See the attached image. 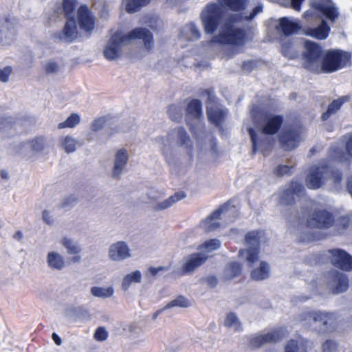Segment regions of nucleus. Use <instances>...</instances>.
Listing matches in <instances>:
<instances>
[{
  "mask_svg": "<svg viewBox=\"0 0 352 352\" xmlns=\"http://www.w3.org/2000/svg\"><path fill=\"white\" fill-rule=\"evenodd\" d=\"M303 52L302 66L315 74L331 73L344 67L350 59V55L339 50L324 52L316 43L306 41Z\"/></svg>",
  "mask_w": 352,
  "mask_h": 352,
  "instance_id": "f257e3e1",
  "label": "nucleus"
},
{
  "mask_svg": "<svg viewBox=\"0 0 352 352\" xmlns=\"http://www.w3.org/2000/svg\"><path fill=\"white\" fill-rule=\"evenodd\" d=\"M262 11V7H255L248 16H243L241 14L230 16L227 21L220 27L218 33L214 35L208 42V47L214 51H221L227 47H239L243 45L248 41V35L245 30L236 25L244 18L252 20Z\"/></svg>",
  "mask_w": 352,
  "mask_h": 352,
  "instance_id": "f03ea898",
  "label": "nucleus"
},
{
  "mask_svg": "<svg viewBox=\"0 0 352 352\" xmlns=\"http://www.w3.org/2000/svg\"><path fill=\"white\" fill-rule=\"evenodd\" d=\"M137 39L142 40L148 51L153 48L154 41L151 32L146 28H137L127 34L116 32L112 34L103 49L104 58L108 60L120 58L124 54L126 47Z\"/></svg>",
  "mask_w": 352,
  "mask_h": 352,
  "instance_id": "7ed1b4c3",
  "label": "nucleus"
},
{
  "mask_svg": "<svg viewBox=\"0 0 352 352\" xmlns=\"http://www.w3.org/2000/svg\"><path fill=\"white\" fill-rule=\"evenodd\" d=\"M250 113L252 121L256 124L254 128L248 129L254 151L267 140L266 135H274L278 131L283 120L282 116L267 113L258 107H253Z\"/></svg>",
  "mask_w": 352,
  "mask_h": 352,
  "instance_id": "20e7f679",
  "label": "nucleus"
},
{
  "mask_svg": "<svg viewBox=\"0 0 352 352\" xmlns=\"http://www.w3.org/2000/svg\"><path fill=\"white\" fill-rule=\"evenodd\" d=\"M311 8L304 14V18L307 20L318 19L320 24L316 28H309L306 34L316 38L325 39L329 32V27L324 20L326 17L333 22L339 15V13L331 0H310Z\"/></svg>",
  "mask_w": 352,
  "mask_h": 352,
  "instance_id": "39448f33",
  "label": "nucleus"
},
{
  "mask_svg": "<svg viewBox=\"0 0 352 352\" xmlns=\"http://www.w3.org/2000/svg\"><path fill=\"white\" fill-rule=\"evenodd\" d=\"M157 142L166 160H171L183 154L191 155L192 142L182 128L172 130L166 136L159 138Z\"/></svg>",
  "mask_w": 352,
  "mask_h": 352,
  "instance_id": "423d86ee",
  "label": "nucleus"
},
{
  "mask_svg": "<svg viewBox=\"0 0 352 352\" xmlns=\"http://www.w3.org/2000/svg\"><path fill=\"white\" fill-rule=\"evenodd\" d=\"M327 178L332 179L336 186L342 180L341 174L340 173H331L326 164L313 166L310 168L306 177V185L309 188L318 189L324 184Z\"/></svg>",
  "mask_w": 352,
  "mask_h": 352,
  "instance_id": "0eeeda50",
  "label": "nucleus"
},
{
  "mask_svg": "<svg viewBox=\"0 0 352 352\" xmlns=\"http://www.w3.org/2000/svg\"><path fill=\"white\" fill-rule=\"evenodd\" d=\"M262 231H251L245 235V241L247 248L242 249L239 252V256L250 265L258 261L259 243L263 237Z\"/></svg>",
  "mask_w": 352,
  "mask_h": 352,
  "instance_id": "6e6552de",
  "label": "nucleus"
},
{
  "mask_svg": "<svg viewBox=\"0 0 352 352\" xmlns=\"http://www.w3.org/2000/svg\"><path fill=\"white\" fill-rule=\"evenodd\" d=\"M201 20L206 34H212L217 29L222 17L221 6L219 3L208 4L201 14Z\"/></svg>",
  "mask_w": 352,
  "mask_h": 352,
  "instance_id": "1a4fd4ad",
  "label": "nucleus"
},
{
  "mask_svg": "<svg viewBox=\"0 0 352 352\" xmlns=\"http://www.w3.org/2000/svg\"><path fill=\"white\" fill-rule=\"evenodd\" d=\"M301 321L305 325L314 328L319 327L320 332L329 331L333 324V316L331 314H323L320 311H305L300 315Z\"/></svg>",
  "mask_w": 352,
  "mask_h": 352,
  "instance_id": "9d476101",
  "label": "nucleus"
},
{
  "mask_svg": "<svg viewBox=\"0 0 352 352\" xmlns=\"http://www.w3.org/2000/svg\"><path fill=\"white\" fill-rule=\"evenodd\" d=\"M305 129L301 126H294L285 129L280 135L282 148L286 151L295 148L302 140Z\"/></svg>",
  "mask_w": 352,
  "mask_h": 352,
  "instance_id": "9b49d317",
  "label": "nucleus"
},
{
  "mask_svg": "<svg viewBox=\"0 0 352 352\" xmlns=\"http://www.w3.org/2000/svg\"><path fill=\"white\" fill-rule=\"evenodd\" d=\"M17 20L14 18H5L0 21V43L2 45H11L16 35Z\"/></svg>",
  "mask_w": 352,
  "mask_h": 352,
  "instance_id": "f8f14e48",
  "label": "nucleus"
},
{
  "mask_svg": "<svg viewBox=\"0 0 352 352\" xmlns=\"http://www.w3.org/2000/svg\"><path fill=\"white\" fill-rule=\"evenodd\" d=\"M303 186L296 182H292L289 186L279 194L278 202L283 206L292 205L296 199L304 194Z\"/></svg>",
  "mask_w": 352,
  "mask_h": 352,
  "instance_id": "ddd939ff",
  "label": "nucleus"
},
{
  "mask_svg": "<svg viewBox=\"0 0 352 352\" xmlns=\"http://www.w3.org/2000/svg\"><path fill=\"white\" fill-rule=\"evenodd\" d=\"M107 256L112 262H121L131 257L128 244L122 241L115 242L108 248Z\"/></svg>",
  "mask_w": 352,
  "mask_h": 352,
  "instance_id": "4468645a",
  "label": "nucleus"
},
{
  "mask_svg": "<svg viewBox=\"0 0 352 352\" xmlns=\"http://www.w3.org/2000/svg\"><path fill=\"white\" fill-rule=\"evenodd\" d=\"M208 258V255L203 253H193L186 256L182 261V274L192 273L197 268L203 265Z\"/></svg>",
  "mask_w": 352,
  "mask_h": 352,
  "instance_id": "2eb2a0df",
  "label": "nucleus"
},
{
  "mask_svg": "<svg viewBox=\"0 0 352 352\" xmlns=\"http://www.w3.org/2000/svg\"><path fill=\"white\" fill-rule=\"evenodd\" d=\"M129 158L128 151L122 148L115 152L111 176L118 179L124 171Z\"/></svg>",
  "mask_w": 352,
  "mask_h": 352,
  "instance_id": "dca6fc26",
  "label": "nucleus"
},
{
  "mask_svg": "<svg viewBox=\"0 0 352 352\" xmlns=\"http://www.w3.org/2000/svg\"><path fill=\"white\" fill-rule=\"evenodd\" d=\"M329 253L333 265L346 271L352 270V257L345 251L336 249L329 250Z\"/></svg>",
  "mask_w": 352,
  "mask_h": 352,
  "instance_id": "f3484780",
  "label": "nucleus"
},
{
  "mask_svg": "<svg viewBox=\"0 0 352 352\" xmlns=\"http://www.w3.org/2000/svg\"><path fill=\"white\" fill-rule=\"evenodd\" d=\"M333 222L332 216L325 210H318L313 212L307 221V224L311 228H328Z\"/></svg>",
  "mask_w": 352,
  "mask_h": 352,
  "instance_id": "a211bd4d",
  "label": "nucleus"
},
{
  "mask_svg": "<svg viewBox=\"0 0 352 352\" xmlns=\"http://www.w3.org/2000/svg\"><path fill=\"white\" fill-rule=\"evenodd\" d=\"M78 24L86 32H90L95 28L96 19L87 6H80L78 10Z\"/></svg>",
  "mask_w": 352,
  "mask_h": 352,
  "instance_id": "6ab92c4d",
  "label": "nucleus"
},
{
  "mask_svg": "<svg viewBox=\"0 0 352 352\" xmlns=\"http://www.w3.org/2000/svg\"><path fill=\"white\" fill-rule=\"evenodd\" d=\"M78 32L74 20H68L61 31H57L52 35L56 42H71L77 37Z\"/></svg>",
  "mask_w": 352,
  "mask_h": 352,
  "instance_id": "aec40b11",
  "label": "nucleus"
},
{
  "mask_svg": "<svg viewBox=\"0 0 352 352\" xmlns=\"http://www.w3.org/2000/svg\"><path fill=\"white\" fill-rule=\"evenodd\" d=\"M345 144L346 152L339 148H333L331 150L330 157L338 162L349 161L352 157V133L347 134Z\"/></svg>",
  "mask_w": 352,
  "mask_h": 352,
  "instance_id": "412c9836",
  "label": "nucleus"
},
{
  "mask_svg": "<svg viewBox=\"0 0 352 352\" xmlns=\"http://www.w3.org/2000/svg\"><path fill=\"white\" fill-rule=\"evenodd\" d=\"M329 287L333 294H339L347 290L349 280L345 274L340 272H333L331 274Z\"/></svg>",
  "mask_w": 352,
  "mask_h": 352,
  "instance_id": "4be33fe9",
  "label": "nucleus"
},
{
  "mask_svg": "<svg viewBox=\"0 0 352 352\" xmlns=\"http://www.w3.org/2000/svg\"><path fill=\"white\" fill-rule=\"evenodd\" d=\"M283 337V333L280 329H275L267 333L259 335L251 340V345L258 347L267 343L276 342Z\"/></svg>",
  "mask_w": 352,
  "mask_h": 352,
  "instance_id": "5701e85b",
  "label": "nucleus"
},
{
  "mask_svg": "<svg viewBox=\"0 0 352 352\" xmlns=\"http://www.w3.org/2000/svg\"><path fill=\"white\" fill-rule=\"evenodd\" d=\"M46 263L47 267L54 271H61L66 265L63 254L55 250H50L47 253Z\"/></svg>",
  "mask_w": 352,
  "mask_h": 352,
  "instance_id": "b1692460",
  "label": "nucleus"
},
{
  "mask_svg": "<svg viewBox=\"0 0 352 352\" xmlns=\"http://www.w3.org/2000/svg\"><path fill=\"white\" fill-rule=\"evenodd\" d=\"M186 197V194L182 191L175 192L166 199L156 201L153 204V208L155 211H162L172 207L174 204Z\"/></svg>",
  "mask_w": 352,
  "mask_h": 352,
  "instance_id": "393cba45",
  "label": "nucleus"
},
{
  "mask_svg": "<svg viewBox=\"0 0 352 352\" xmlns=\"http://www.w3.org/2000/svg\"><path fill=\"white\" fill-rule=\"evenodd\" d=\"M276 29L284 35L288 36L296 33L300 29V25L297 20L294 21L287 17H283L278 20Z\"/></svg>",
  "mask_w": 352,
  "mask_h": 352,
  "instance_id": "a878e982",
  "label": "nucleus"
},
{
  "mask_svg": "<svg viewBox=\"0 0 352 352\" xmlns=\"http://www.w3.org/2000/svg\"><path fill=\"white\" fill-rule=\"evenodd\" d=\"M228 211V206H222L220 208L214 211L209 217H208L203 222L202 226L206 231H212L217 229L219 223L218 222L221 214H226Z\"/></svg>",
  "mask_w": 352,
  "mask_h": 352,
  "instance_id": "bb28decb",
  "label": "nucleus"
},
{
  "mask_svg": "<svg viewBox=\"0 0 352 352\" xmlns=\"http://www.w3.org/2000/svg\"><path fill=\"white\" fill-rule=\"evenodd\" d=\"M249 267H253L251 271V277L255 280H262L269 277L270 275V267L268 264L264 261H256L254 264L250 265L248 263Z\"/></svg>",
  "mask_w": 352,
  "mask_h": 352,
  "instance_id": "cd10ccee",
  "label": "nucleus"
},
{
  "mask_svg": "<svg viewBox=\"0 0 352 352\" xmlns=\"http://www.w3.org/2000/svg\"><path fill=\"white\" fill-rule=\"evenodd\" d=\"M80 146V142L72 135L60 137L59 146L67 154L74 153Z\"/></svg>",
  "mask_w": 352,
  "mask_h": 352,
  "instance_id": "c85d7f7f",
  "label": "nucleus"
},
{
  "mask_svg": "<svg viewBox=\"0 0 352 352\" xmlns=\"http://www.w3.org/2000/svg\"><path fill=\"white\" fill-rule=\"evenodd\" d=\"M142 278V272L138 270L126 274L121 280L122 289L124 292L128 291L132 284L140 283Z\"/></svg>",
  "mask_w": 352,
  "mask_h": 352,
  "instance_id": "c756f323",
  "label": "nucleus"
},
{
  "mask_svg": "<svg viewBox=\"0 0 352 352\" xmlns=\"http://www.w3.org/2000/svg\"><path fill=\"white\" fill-rule=\"evenodd\" d=\"M207 114L210 122L218 126L223 120L226 111L217 105L207 107Z\"/></svg>",
  "mask_w": 352,
  "mask_h": 352,
  "instance_id": "7c9ffc66",
  "label": "nucleus"
},
{
  "mask_svg": "<svg viewBox=\"0 0 352 352\" xmlns=\"http://www.w3.org/2000/svg\"><path fill=\"white\" fill-rule=\"evenodd\" d=\"M180 35L186 40L195 41L200 38L201 32L195 24L189 23L182 28Z\"/></svg>",
  "mask_w": 352,
  "mask_h": 352,
  "instance_id": "2f4dec72",
  "label": "nucleus"
},
{
  "mask_svg": "<svg viewBox=\"0 0 352 352\" xmlns=\"http://www.w3.org/2000/svg\"><path fill=\"white\" fill-rule=\"evenodd\" d=\"M150 1L151 0H122V4L128 13H135L147 6Z\"/></svg>",
  "mask_w": 352,
  "mask_h": 352,
  "instance_id": "473e14b6",
  "label": "nucleus"
},
{
  "mask_svg": "<svg viewBox=\"0 0 352 352\" xmlns=\"http://www.w3.org/2000/svg\"><path fill=\"white\" fill-rule=\"evenodd\" d=\"M221 7L226 8L233 12H239L245 9L246 0H217Z\"/></svg>",
  "mask_w": 352,
  "mask_h": 352,
  "instance_id": "72a5a7b5",
  "label": "nucleus"
},
{
  "mask_svg": "<svg viewBox=\"0 0 352 352\" xmlns=\"http://www.w3.org/2000/svg\"><path fill=\"white\" fill-rule=\"evenodd\" d=\"M223 325L230 329H232L234 331H242V324L240 322L238 316L233 312L228 313L224 319Z\"/></svg>",
  "mask_w": 352,
  "mask_h": 352,
  "instance_id": "f704fd0d",
  "label": "nucleus"
},
{
  "mask_svg": "<svg viewBox=\"0 0 352 352\" xmlns=\"http://www.w3.org/2000/svg\"><path fill=\"white\" fill-rule=\"evenodd\" d=\"M91 294L96 298H109L113 297L114 294V289L112 286L109 287H92L90 289Z\"/></svg>",
  "mask_w": 352,
  "mask_h": 352,
  "instance_id": "c9c22d12",
  "label": "nucleus"
},
{
  "mask_svg": "<svg viewBox=\"0 0 352 352\" xmlns=\"http://www.w3.org/2000/svg\"><path fill=\"white\" fill-rule=\"evenodd\" d=\"M188 117L199 120L202 116L201 103L198 100H192L187 105Z\"/></svg>",
  "mask_w": 352,
  "mask_h": 352,
  "instance_id": "e433bc0d",
  "label": "nucleus"
},
{
  "mask_svg": "<svg viewBox=\"0 0 352 352\" xmlns=\"http://www.w3.org/2000/svg\"><path fill=\"white\" fill-rule=\"evenodd\" d=\"M241 270V267L239 264L232 262L224 268L223 278L227 280H232L240 274Z\"/></svg>",
  "mask_w": 352,
  "mask_h": 352,
  "instance_id": "4c0bfd02",
  "label": "nucleus"
},
{
  "mask_svg": "<svg viewBox=\"0 0 352 352\" xmlns=\"http://www.w3.org/2000/svg\"><path fill=\"white\" fill-rule=\"evenodd\" d=\"M221 243L218 239H210L206 241L201 245H199L198 250L199 253H203L205 255H208V253L213 250H217L220 248Z\"/></svg>",
  "mask_w": 352,
  "mask_h": 352,
  "instance_id": "58836bf2",
  "label": "nucleus"
},
{
  "mask_svg": "<svg viewBox=\"0 0 352 352\" xmlns=\"http://www.w3.org/2000/svg\"><path fill=\"white\" fill-rule=\"evenodd\" d=\"M80 122L79 114L73 113L65 121L60 122L57 127L58 129H72L76 127Z\"/></svg>",
  "mask_w": 352,
  "mask_h": 352,
  "instance_id": "ea45409f",
  "label": "nucleus"
},
{
  "mask_svg": "<svg viewBox=\"0 0 352 352\" xmlns=\"http://www.w3.org/2000/svg\"><path fill=\"white\" fill-rule=\"evenodd\" d=\"M284 352H307L306 344L302 341L289 340L284 347Z\"/></svg>",
  "mask_w": 352,
  "mask_h": 352,
  "instance_id": "a19ab883",
  "label": "nucleus"
},
{
  "mask_svg": "<svg viewBox=\"0 0 352 352\" xmlns=\"http://www.w3.org/2000/svg\"><path fill=\"white\" fill-rule=\"evenodd\" d=\"M60 244L64 247L68 254H77L80 253V248L72 239L63 237L60 240Z\"/></svg>",
  "mask_w": 352,
  "mask_h": 352,
  "instance_id": "79ce46f5",
  "label": "nucleus"
},
{
  "mask_svg": "<svg viewBox=\"0 0 352 352\" xmlns=\"http://www.w3.org/2000/svg\"><path fill=\"white\" fill-rule=\"evenodd\" d=\"M191 306L190 301L183 296H179L177 298L169 302L164 308L168 309L173 307L187 308Z\"/></svg>",
  "mask_w": 352,
  "mask_h": 352,
  "instance_id": "37998d69",
  "label": "nucleus"
},
{
  "mask_svg": "<svg viewBox=\"0 0 352 352\" xmlns=\"http://www.w3.org/2000/svg\"><path fill=\"white\" fill-rule=\"evenodd\" d=\"M62 66L59 61L54 59H49L43 63V69L46 74H52L58 72Z\"/></svg>",
  "mask_w": 352,
  "mask_h": 352,
  "instance_id": "c03bdc74",
  "label": "nucleus"
},
{
  "mask_svg": "<svg viewBox=\"0 0 352 352\" xmlns=\"http://www.w3.org/2000/svg\"><path fill=\"white\" fill-rule=\"evenodd\" d=\"M135 123L132 120H126L116 124L113 128V133H129L135 128Z\"/></svg>",
  "mask_w": 352,
  "mask_h": 352,
  "instance_id": "a18cd8bd",
  "label": "nucleus"
},
{
  "mask_svg": "<svg viewBox=\"0 0 352 352\" xmlns=\"http://www.w3.org/2000/svg\"><path fill=\"white\" fill-rule=\"evenodd\" d=\"M76 6V0H63L62 8L67 18H69L70 16V15L73 13Z\"/></svg>",
  "mask_w": 352,
  "mask_h": 352,
  "instance_id": "49530a36",
  "label": "nucleus"
},
{
  "mask_svg": "<svg viewBox=\"0 0 352 352\" xmlns=\"http://www.w3.org/2000/svg\"><path fill=\"white\" fill-rule=\"evenodd\" d=\"M350 100L349 96H342L337 100H333L331 104L328 106V111L330 113H336L341 106L346 102H349Z\"/></svg>",
  "mask_w": 352,
  "mask_h": 352,
  "instance_id": "de8ad7c7",
  "label": "nucleus"
},
{
  "mask_svg": "<svg viewBox=\"0 0 352 352\" xmlns=\"http://www.w3.org/2000/svg\"><path fill=\"white\" fill-rule=\"evenodd\" d=\"M107 123V118L105 117L96 118L90 123V129L93 132H98L101 131Z\"/></svg>",
  "mask_w": 352,
  "mask_h": 352,
  "instance_id": "09e8293b",
  "label": "nucleus"
},
{
  "mask_svg": "<svg viewBox=\"0 0 352 352\" xmlns=\"http://www.w3.org/2000/svg\"><path fill=\"white\" fill-rule=\"evenodd\" d=\"M167 270V267L164 266H159L157 267H150L146 272L145 276L148 278H155L157 276H160L162 272H166Z\"/></svg>",
  "mask_w": 352,
  "mask_h": 352,
  "instance_id": "8fccbe9b",
  "label": "nucleus"
},
{
  "mask_svg": "<svg viewBox=\"0 0 352 352\" xmlns=\"http://www.w3.org/2000/svg\"><path fill=\"white\" fill-rule=\"evenodd\" d=\"M46 140L44 138L39 137L36 138L31 142V148L36 151L40 152L45 148Z\"/></svg>",
  "mask_w": 352,
  "mask_h": 352,
  "instance_id": "3c124183",
  "label": "nucleus"
},
{
  "mask_svg": "<svg viewBox=\"0 0 352 352\" xmlns=\"http://www.w3.org/2000/svg\"><path fill=\"white\" fill-rule=\"evenodd\" d=\"M108 332L104 327H98L94 334V338L96 341L102 342L107 339Z\"/></svg>",
  "mask_w": 352,
  "mask_h": 352,
  "instance_id": "603ef678",
  "label": "nucleus"
},
{
  "mask_svg": "<svg viewBox=\"0 0 352 352\" xmlns=\"http://www.w3.org/2000/svg\"><path fill=\"white\" fill-rule=\"evenodd\" d=\"M12 72V68L10 66H6L3 68H0V81L2 82H7L9 80V77Z\"/></svg>",
  "mask_w": 352,
  "mask_h": 352,
  "instance_id": "864d4df0",
  "label": "nucleus"
},
{
  "mask_svg": "<svg viewBox=\"0 0 352 352\" xmlns=\"http://www.w3.org/2000/svg\"><path fill=\"white\" fill-rule=\"evenodd\" d=\"M282 53L289 58H294L298 56V52L294 50L290 45H283Z\"/></svg>",
  "mask_w": 352,
  "mask_h": 352,
  "instance_id": "5fc2aeb1",
  "label": "nucleus"
},
{
  "mask_svg": "<svg viewBox=\"0 0 352 352\" xmlns=\"http://www.w3.org/2000/svg\"><path fill=\"white\" fill-rule=\"evenodd\" d=\"M292 168L293 167L292 166L280 165L276 167L275 173L278 176L289 175L292 172Z\"/></svg>",
  "mask_w": 352,
  "mask_h": 352,
  "instance_id": "6e6d98bb",
  "label": "nucleus"
},
{
  "mask_svg": "<svg viewBox=\"0 0 352 352\" xmlns=\"http://www.w3.org/2000/svg\"><path fill=\"white\" fill-rule=\"evenodd\" d=\"M337 343L333 340H327L322 346L323 352H336Z\"/></svg>",
  "mask_w": 352,
  "mask_h": 352,
  "instance_id": "4d7b16f0",
  "label": "nucleus"
},
{
  "mask_svg": "<svg viewBox=\"0 0 352 352\" xmlns=\"http://www.w3.org/2000/svg\"><path fill=\"white\" fill-rule=\"evenodd\" d=\"M337 224L338 226H342L344 229L351 226V221L350 219V215L349 216H344V217H340L337 221Z\"/></svg>",
  "mask_w": 352,
  "mask_h": 352,
  "instance_id": "13d9d810",
  "label": "nucleus"
},
{
  "mask_svg": "<svg viewBox=\"0 0 352 352\" xmlns=\"http://www.w3.org/2000/svg\"><path fill=\"white\" fill-rule=\"evenodd\" d=\"M42 219L48 225H53L54 223V219L51 215L50 211L45 210L42 212Z\"/></svg>",
  "mask_w": 352,
  "mask_h": 352,
  "instance_id": "bf43d9fd",
  "label": "nucleus"
},
{
  "mask_svg": "<svg viewBox=\"0 0 352 352\" xmlns=\"http://www.w3.org/2000/svg\"><path fill=\"white\" fill-rule=\"evenodd\" d=\"M287 3L291 4L292 7L297 10L300 11V3L304 1L305 0H287Z\"/></svg>",
  "mask_w": 352,
  "mask_h": 352,
  "instance_id": "052dcab7",
  "label": "nucleus"
},
{
  "mask_svg": "<svg viewBox=\"0 0 352 352\" xmlns=\"http://www.w3.org/2000/svg\"><path fill=\"white\" fill-rule=\"evenodd\" d=\"M78 314L80 315L85 319H89L90 315L87 310L82 309L81 308H78L76 309Z\"/></svg>",
  "mask_w": 352,
  "mask_h": 352,
  "instance_id": "680f3d73",
  "label": "nucleus"
},
{
  "mask_svg": "<svg viewBox=\"0 0 352 352\" xmlns=\"http://www.w3.org/2000/svg\"><path fill=\"white\" fill-rule=\"evenodd\" d=\"M217 282V278L215 276H210L207 278V283L210 287H214Z\"/></svg>",
  "mask_w": 352,
  "mask_h": 352,
  "instance_id": "e2e57ef3",
  "label": "nucleus"
},
{
  "mask_svg": "<svg viewBox=\"0 0 352 352\" xmlns=\"http://www.w3.org/2000/svg\"><path fill=\"white\" fill-rule=\"evenodd\" d=\"M52 338L57 345L60 346L62 344L61 338L56 333H53Z\"/></svg>",
  "mask_w": 352,
  "mask_h": 352,
  "instance_id": "0e129e2a",
  "label": "nucleus"
},
{
  "mask_svg": "<svg viewBox=\"0 0 352 352\" xmlns=\"http://www.w3.org/2000/svg\"><path fill=\"white\" fill-rule=\"evenodd\" d=\"M138 326L136 324H131L128 326V331L131 333L136 332Z\"/></svg>",
  "mask_w": 352,
  "mask_h": 352,
  "instance_id": "69168bd1",
  "label": "nucleus"
},
{
  "mask_svg": "<svg viewBox=\"0 0 352 352\" xmlns=\"http://www.w3.org/2000/svg\"><path fill=\"white\" fill-rule=\"evenodd\" d=\"M14 238L18 239L19 241H21L23 238V234L21 233V232H20V231L16 232L14 234Z\"/></svg>",
  "mask_w": 352,
  "mask_h": 352,
  "instance_id": "338daca9",
  "label": "nucleus"
},
{
  "mask_svg": "<svg viewBox=\"0 0 352 352\" xmlns=\"http://www.w3.org/2000/svg\"><path fill=\"white\" fill-rule=\"evenodd\" d=\"M330 114H332V113L329 112V111L327 110V112L324 113L322 115V119L323 120H325L328 119V118H329Z\"/></svg>",
  "mask_w": 352,
  "mask_h": 352,
  "instance_id": "774afa93",
  "label": "nucleus"
}]
</instances>
